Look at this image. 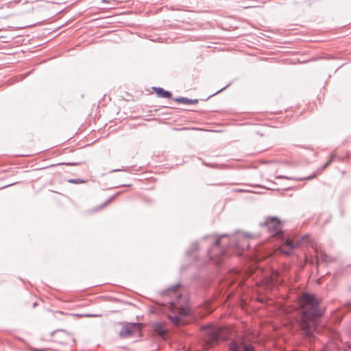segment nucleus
I'll list each match as a JSON object with an SVG mask.
<instances>
[{
    "label": "nucleus",
    "instance_id": "nucleus-1",
    "mask_svg": "<svg viewBox=\"0 0 351 351\" xmlns=\"http://www.w3.org/2000/svg\"><path fill=\"white\" fill-rule=\"evenodd\" d=\"M300 307L299 325L304 334L310 337L316 330V318L322 316L319 302L313 295L305 293L301 298Z\"/></svg>",
    "mask_w": 351,
    "mask_h": 351
},
{
    "label": "nucleus",
    "instance_id": "nucleus-2",
    "mask_svg": "<svg viewBox=\"0 0 351 351\" xmlns=\"http://www.w3.org/2000/svg\"><path fill=\"white\" fill-rule=\"evenodd\" d=\"M227 237H229V235L221 234L217 236V238L215 239L212 247L208 250L209 259L213 261L217 265L221 263V258L225 255L227 247L240 248V244L234 242V237H230L229 243L224 242L223 239Z\"/></svg>",
    "mask_w": 351,
    "mask_h": 351
},
{
    "label": "nucleus",
    "instance_id": "nucleus-3",
    "mask_svg": "<svg viewBox=\"0 0 351 351\" xmlns=\"http://www.w3.org/2000/svg\"><path fill=\"white\" fill-rule=\"evenodd\" d=\"M204 346L208 349L216 345L219 340L225 339L223 329L219 326H208L204 329Z\"/></svg>",
    "mask_w": 351,
    "mask_h": 351
},
{
    "label": "nucleus",
    "instance_id": "nucleus-4",
    "mask_svg": "<svg viewBox=\"0 0 351 351\" xmlns=\"http://www.w3.org/2000/svg\"><path fill=\"white\" fill-rule=\"evenodd\" d=\"M261 225L265 226L272 237H281L283 234L281 224L276 217H269L266 219L264 223H261Z\"/></svg>",
    "mask_w": 351,
    "mask_h": 351
},
{
    "label": "nucleus",
    "instance_id": "nucleus-5",
    "mask_svg": "<svg viewBox=\"0 0 351 351\" xmlns=\"http://www.w3.org/2000/svg\"><path fill=\"white\" fill-rule=\"evenodd\" d=\"M307 238V235L303 237L300 241H298L296 243H294L290 239H286L284 244L280 247V250L282 253L289 256L292 253V250L298 246H300L303 241Z\"/></svg>",
    "mask_w": 351,
    "mask_h": 351
},
{
    "label": "nucleus",
    "instance_id": "nucleus-6",
    "mask_svg": "<svg viewBox=\"0 0 351 351\" xmlns=\"http://www.w3.org/2000/svg\"><path fill=\"white\" fill-rule=\"evenodd\" d=\"M139 329V324L138 323H129L123 326L119 331V335L122 338H127L132 334L138 331Z\"/></svg>",
    "mask_w": 351,
    "mask_h": 351
},
{
    "label": "nucleus",
    "instance_id": "nucleus-7",
    "mask_svg": "<svg viewBox=\"0 0 351 351\" xmlns=\"http://www.w3.org/2000/svg\"><path fill=\"white\" fill-rule=\"evenodd\" d=\"M229 351H254V348L250 345L233 341L229 344Z\"/></svg>",
    "mask_w": 351,
    "mask_h": 351
},
{
    "label": "nucleus",
    "instance_id": "nucleus-8",
    "mask_svg": "<svg viewBox=\"0 0 351 351\" xmlns=\"http://www.w3.org/2000/svg\"><path fill=\"white\" fill-rule=\"evenodd\" d=\"M154 332L159 336L164 337L166 335V330L162 323L156 322L153 324Z\"/></svg>",
    "mask_w": 351,
    "mask_h": 351
},
{
    "label": "nucleus",
    "instance_id": "nucleus-9",
    "mask_svg": "<svg viewBox=\"0 0 351 351\" xmlns=\"http://www.w3.org/2000/svg\"><path fill=\"white\" fill-rule=\"evenodd\" d=\"M153 89L158 97L162 98H171V93L170 91L164 90L162 88L153 87Z\"/></svg>",
    "mask_w": 351,
    "mask_h": 351
},
{
    "label": "nucleus",
    "instance_id": "nucleus-10",
    "mask_svg": "<svg viewBox=\"0 0 351 351\" xmlns=\"http://www.w3.org/2000/svg\"><path fill=\"white\" fill-rule=\"evenodd\" d=\"M173 100L177 103L185 104H195L198 102L197 99H191L186 97H177L173 99Z\"/></svg>",
    "mask_w": 351,
    "mask_h": 351
},
{
    "label": "nucleus",
    "instance_id": "nucleus-11",
    "mask_svg": "<svg viewBox=\"0 0 351 351\" xmlns=\"http://www.w3.org/2000/svg\"><path fill=\"white\" fill-rule=\"evenodd\" d=\"M313 178V176H309L306 178H293V177H288V176H278L276 177L277 179H287V180H298V181H300V180H304L305 179L306 180H310Z\"/></svg>",
    "mask_w": 351,
    "mask_h": 351
},
{
    "label": "nucleus",
    "instance_id": "nucleus-12",
    "mask_svg": "<svg viewBox=\"0 0 351 351\" xmlns=\"http://www.w3.org/2000/svg\"><path fill=\"white\" fill-rule=\"evenodd\" d=\"M180 287V284H176L172 287H169L167 289L162 291V294H169L170 292H175L178 287Z\"/></svg>",
    "mask_w": 351,
    "mask_h": 351
},
{
    "label": "nucleus",
    "instance_id": "nucleus-13",
    "mask_svg": "<svg viewBox=\"0 0 351 351\" xmlns=\"http://www.w3.org/2000/svg\"><path fill=\"white\" fill-rule=\"evenodd\" d=\"M198 249V243H193L189 250L186 251L187 256H191L193 252Z\"/></svg>",
    "mask_w": 351,
    "mask_h": 351
},
{
    "label": "nucleus",
    "instance_id": "nucleus-14",
    "mask_svg": "<svg viewBox=\"0 0 351 351\" xmlns=\"http://www.w3.org/2000/svg\"><path fill=\"white\" fill-rule=\"evenodd\" d=\"M114 198V196L109 198L106 202H105L103 204L99 206V207H97L94 209V211H99L101 208H104L107 204H108Z\"/></svg>",
    "mask_w": 351,
    "mask_h": 351
},
{
    "label": "nucleus",
    "instance_id": "nucleus-15",
    "mask_svg": "<svg viewBox=\"0 0 351 351\" xmlns=\"http://www.w3.org/2000/svg\"><path fill=\"white\" fill-rule=\"evenodd\" d=\"M69 182L73 183V184H80V183H84V180L81 179H70L69 180Z\"/></svg>",
    "mask_w": 351,
    "mask_h": 351
},
{
    "label": "nucleus",
    "instance_id": "nucleus-16",
    "mask_svg": "<svg viewBox=\"0 0 351 351\" xmlns=\"http://www.w3.org/2000/svg\"><path fill=\"white\" fill-rule=\"evenodd\" d=\"M170 319L175 324H178L180 322V318L177 315L170 317Z\"/></svg>",
    "mask_w": 351,
    "mask_h": 351
},
{
    "label": "nucleus",
    "instance_id": "nucleus-17",
    "mask_svg": "<svg viewBox=\"0 0 351 351\" xmlns=\"http://www.w3.org/2000/svg\"><path fill=\"white\" fill-rule=\"evenodd\" d=\"M332 160V156L331 157L330 160H329L328 161H327V162L325 163V165H324V168H325V167H328V166L331 163Z\"/></svg>",
    "mask_w": 351,
    "mask_h": 351
},
{
    "label": "nucleus",
    "instance_id": "nucleus-18",
    "mask_svg": "<svg viewBox=\"0 0 351 351\" xmlns=\"http://www.w3.org/2000/svg\"><path fill=\"white\" fill-rule=\"evenodd\" d=\"M123 171V169H113V170L110 171V172H117V171Z\"/></svg>",
    "mask_w": 351,
    "mask_h": 351
},
{
    "label": "nucleus",
    "instance_id": "nucleus-19",
    "mask_svg": "<svg viewBox=\"0 0 351 351\" xmlns=\"http://www.w3.org/2000/svg\"><path fill=\"white\" fill-rule=\"evenodd\" d=\"M345 305H346V306H348V307L351 306V301L346 302V303L345 304Z\"/></svg>",
    "mask_w": 351,
    "mask_h": 351
},
{
    "label": "nucleus",
    "instance_id": "nucleus-20",
    "mask_svg": "<svg viewBox=\"0 0 351 351\" xmlns=\"http://www.w3.org/2000/svg\"><path fill=\"white\" fill-rule=\"evenodd\" d=\"M182 312L181 313L182 315H186L188 313V312L186 310H184V309H182Z\"/></svg>",
    "mask_w": 351,
    "mask_h": 351
},
{
    "label": "nucleus",
    "instance_id": "nucleus-21",
    "mask_svg": "<svg viewBox=\"0 0 351 351\" xmlns=\"http://www.w3.org/2000/svg\"><path fill=\"white\" fill-rule=\"evenodd\" d=\"M68 165H76V163H67Z\"/></svg>",
    "mask_w": 351,
    "mask_h": 351
},
{
    "label": "nucleus",
    "instance_id": "nucleus-22",
    "mask_svg": "<svg viewBox=\"0 0 351 351\" xmlns=\"http://www.w3.org/2000/svg\"><path fill=\"white\" fill-rule=\"evenodd\" d=\"M323 260H324V261H326V255H325V254H324V255L323 256Z\"/></svg>",
    "mask_w": 351,
    "mask_h": 351
},
{
    "label": "nucleus",
    "instance_id": "nucleus-23",
    "mask_svg": "<svg viewBox=\"0 0 351 351\" xmlns=\"http://www.w3.org/2000/svg\"><path fill=\"white\" fill-rule=\"evenodd\" d=\"M225 88H226V87L222 88L220 90L217 91V93H219V92H220V91H221V90H224Z\"/></svg>",
    "mask_w": 351,
    "mask_h": 351
},
{
    "label": "nucleus",
    "instance_id": "nucleus-24",
    "mask_svg": "<svg viewBox=\"0 0 351 351\" xmlns=\"http://www.w3.org/2000/svg\"><path fill=\"white\" fill-rule=\"evenodd\" d=\"M87 316H88V317H95V315H88Z\"/></svg>",
    "mask_w": 351,
    "mask_h": 351
},
{
    "label": "nucleus",
    "instance_id": "nucleus-25",
    "mask_svg": "<svg viewBox=\"0 0 351 351\" xmlns=\"http://www.w3.org/2000/svg\"><path fill=\"white\" fill-rule=\"evenodd\" d=\"M36 303H34V304H33V306L34 307V306H36Z\"/></svg>",
    "mask_w": 351,
    "mask_h": 351
},
{
    "label": "nucleus",
    "instance_id": "nucleus-26",
    "mask_svg": "<svg viewBox=\"0 0 351 351\" xmlns=\"http://www.w3.org/2000/svg\"><path fill=\"white\" fill-rule=\"evenodd\" d=\"M350 289V291H351V287H350V289Z\"/></svg>",
    "mask_w": 351,
    "mask_h": 351
}]
</instances>
